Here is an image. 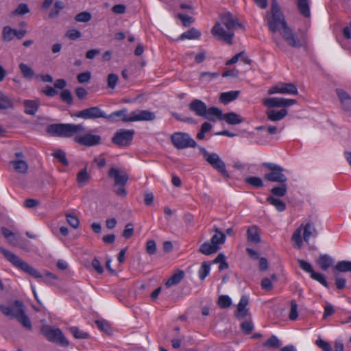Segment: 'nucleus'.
I'll list each match as a JSON object with an SVG mask.
<instances>
[{
  "mask_svg": "<svg viewBox=\"0 0 351 351\" xmlns=\"http://www.w3.org/2000/svg\"><path fill=\"white\" fill-rule=\"evenodd\" d=\"M267 22L269 29L273 33L279 32L282 39L289 47L298 49L307 44L306 31H302L300 36L295 34L288 25L285 17L276 0H273L271 2V10L268 14Z\"/></svg>",
  "mask_w": 351,
  "mask_h": 351,
  "instance_id": "f257e3e1",
  "label": "nucleus"
},
{
  "mask_svg": "<svg viewBox=\"0 0 351 351\" xmlns=\"http://www.w3.org/2000/svg\"><path fill=\"white\" fill-rule=\"evenodd\" d=\"M220 21L221 23H217L213 26L211 33L219 40L231 45L234 35L232 30L236 27H241L242 25L230 12L221 15Z\"/></svg>",
  "mask_w": 351,
  "mask_h": 351,
  "instance_id": "f03ea898",
  "label": "nucleus"
},
{
  "mask_svg": "<svg viewBox=\"0 0 351 351\" xmlns=\"http://www.w3.org/2000/svg\"><path fill=\"white\" fill-rule=\"evenodd\" d=\"M0 311L6 316L12 318H16L22 326L29 330L32 328V323L25 314V307L23 302L16 300L12 306H7L3 304L0 305Z\"/></svg>",
  "mask_w": 351,
  "mask_h": 351,
  "instance_id": "7ed1b4c3",
  "label": "nucleus"
},
{
  "mask_svg": "<svg viewBox=\"0 0 351 351\" xmlns=\"http://www.w3.org/2000/svg\"><path fill=\"white\" fill-rule=\"evenodd\" d=\"M84 130L82 124L53 123L47 126V132L52 136L70 138Z\"/></svg>",
  "mask_w": 351,
  "mask_h": 351,
  "instance_id": "20e7f679",
  "label": "nucleus"
},
{
  "mask_svg": "<svg viewBox=\"0 0 351 351\" xmlns=\"http://www.w3.org/2000/svg\"><path fill=\"white\" fill-rule=\"evenodd\" d=\"M0 252L2 253L4 257L14 267L23 271L24 272L27 273L35 278H42V275L40 272H38L36 269H34L27 263L23 261L16 254L3 247H0Z\"/></svg>",
  "mask_w": 351,
  "mask_h": 351,
  "instance_id": "39448f33",
  "label": "nucleus"
},
{
  "mask_svg": "<svg viewBox=\"0 0 351 351\" xmlns=\"http://www.w3.org/2000/svg\"><path fill=\"white\" fill-rule=\"evenodd\" d=\"M203 155L204 159L215 170L220 173L224 178H229V174L226 168L225 162L216 153H209L204 147H199Z\"/></svg>",
  "mask_w": 351,
  "mask_h": 351,
  "instance_id": "423d86ee",
  "label": "nucleus"
},
{
  "mask_svg": "<svg viewBox=\"0 0 351 351\" xmlns=\"http://www.w3.org/2000/svg\"><path fill=\"white\" fill-rule=\"evenodd\" d=\"M263 166L270 171L265 174V180L271 182H287V178L283 173L285 169L282 167L272 162H264Z\"/></svg>",
  "mask_w": 351,
  "mask_h": 351,
  "instance_id": "0eeeda50",
  "label": "nucleus"
},
{
  "mask_svg": "<svg viewBox=\"0 0 351 351\" xmlns=\"http://www.w3.org/2000/svg\"><path fill=\"white\" fill-rule=\"evenodd\" d=\"M40 332L51 342L57 343L63 346H68L69 344L59 328H53L49 325H44L40 329Z\"/></svg>",
  "mask_w": 351,
  "mask_h": 351,
  "instance_id": "6e6552de",
  "label": "nucleus"
},
{
  "mask_svg": "<svg viewBox=\"0 0 351 351\" xmlns=\"http://www.w3.org/2000/svg\"><path fill=\"white\" fill-rule=\"evenodd\" d=\"M171 140L175 147L179 149L187 147H195L196 142L189 134L184 132H176L171 136Z\"/></svg>",
  "mask_w": 351,
  "mask_h": 351,
  "instance_id": "1a4fd4ad",
  "label": "nucleus"
},
{
  "mask_svg": "<svg viewBox=\"0 0 351 351\" xmlns=\"http://www.w3.org/2000/svg\"><path fill=\"white\" fill-rule=\"evenodd\" d=\"M134 134V130L121 129L114 134L112 141L120 147L128 146L132 143Z\"/></svg>",
  "mask_w": 351,
  "mask_h": 351,
  "instance_id": "9d476101",
  "label": "nucleus"
},
{
  "mask_svg": "<svg viewBox=\"0 0 351 351\" xmlns=\"http://www.w3.org/2000/svg\"><path fill=\"white\" fill-rule=\"evenodd\" d=\"M75 117L84 119H106V113L99 107L93 106L77 112Z\"/></svg>",
  "mask_w": 351,
  "mask_h": 351,
  "instance_id": "9b49d317",
  "label": "nucleus"
},
{
  "mask_svg": "<svg viewBox=\"0 0 351 351\" xmlns=\"http://www.w3.org/2000/svg\"><path fill=\"white\" fill-rule=\"evenodd\" d=\"M101 138L99 135L93 134L90 132L83 135H76L74 141L80 145L93 147L101 143Z\"/></svg>",
  "mask_w": 351,
  "mask_h": 351,
  "instance_id": "f8f14e48",
  "label": "nucleus"
},
{
  "mask_svg": "<svg viewBox=\"0 0 351 351\" xmlns=\"http://www.w3.org/2000/svg\"><path fill=\"white\" fill-rule=\"evenodd\" d=\"M297 101L293 99H286L283 97H269L264 99L263 104L269 108H285L296 104Z\"/></svg>",
  "mask_w": 351,
  "mask_h": 351,
  "instance_id": "ddd939ff",
  "label": "nucleus"
},
{
  "mask_svg": "<svg viewBox=\"0 0 351 351\" xmlns=\"http://www.w3.org/2000/svg\"><path fill=\"white\" fill-rule=\"evenodd\" d=\"M156 119L155 112L149 110H136L131 112V122L151 121Z\"/></svg>",
  "mask_w": 351,
  "mask_h": 351,
  "instance_id": "4468645a",
  "label": "nucleus"
},
{
  "mask_svg": "<svg viewBox=\"0 0 351 351\" xmlns=\"http://www.w3.org/2000/svg\"><path fill=\"white\" fill-rule=\"evenodd\" d=\"M108 176L114 180V186H125L129 178L127 173L114 167L110 169L108 171Z\"/></svg>",
  "mask_w": 351,
  "mask_h": 351,
  "instance_id": "2eb2a0df",
  "label": "nucleus"
},
{
  "mask_svg": "<svg viewBox=\"0 0 351 351\" xmlns=\"http://www.w3.org/2000/svg\"><path fill=\"white\" fill-rule=\"evenodd\" d=\"M335 92L341 102L342 109L351 117V96L341 88H337Z\"/></svg>",
  "mask_w": 351,
  "mask_h": 351,
  "instance_id": "dca6fc26",
  "label": "nucleus"
},
{
  "mask_svg": "<svg viewBox=\"0 0 351 351\" xmlns=\"http://www.w3.org/2000/svg\"><path fill=\"white\" fill-rule=\"evenodd\" d=\"M249 304V299L246 295H243L237 305V311L234 316L238 319H244L249 314L247 305Z\"/></svg>",
  "mask_w": 351,
  "mask_h": 351,
  "instance_id": "f3484780",
  "label": "nucleus"
},
{
  "mask_svg": "<svg viewBox=\"0 0 351 351\" xmlns=\"http://www.w3.org/2000/svg\"><path fill=\"white\" fill-rule=\"evenodd\" d=\"M128 110L126 108L121 109L120 110L114 111L109 115L106 114V119L112 121L116 122L119 120H121L123 122H131V113L130 115H128Z\"/></svg>",
  "mask_w": 351,
  "mask_h": 351,
  "instance_id": "a211bd4d",
  "label": "nucleus"
},
{
  "mask_svg": "<svg viewBox=\"0 0 351 351\" xmlns=\"http://www.w3.org/2000/svg\"><path fill=\"white\" fill-rule=\"evenodd\" d=\"M189 108L196 115L203 117L206 113L207 106L202 100L195 99L189 104Z\"/></svg>",
  "mask_w": 351,
  "mask_h": 351,
  "instance_id": "6ab92c4d",
  "label": "nucleus"
},
{
  "mask_svg": "<svg viewBox=\"0 0 351 351\" xmlns=\"http://www.w3.org/2000/svg\"><path fill=\"white\" fill-rule=\"evenodd\" d=\"M222 114L223 112L221 110L213 106L208 108H206V113L203 117L210 121L215 122L217 120H221Z\"/></svg>",
  "mask_w": 351,
  "mask_h": 351,
  "instance_id": "aec40b11",
  "label": "nucleus"
},
{
  "mask_svg": "<svg viewBox=\"0 0 351 351\" xmlns=\"http://www.w3.org/2000/svg\"><path fill=\"white\" fill-rule=\"evenodd\" d=\"M288 114V110L282 108L280 110H269L266 112L267 119L271 121H278L283 119Z\"/></svg>",
  "mask_w": 351,
  "mask_h": 351,
  "instance_id": "412c9836",
  "label": "nucleus"
},
{
  "mask_svg": "<svg viewBox=\"0 0 351 351\" xmlns=\"http://www.w3.org/2000/svg\"><path fill=\"white\" fill-rule=\"evenodd\" d=\"M316 263L322 270L326 271L328 268L332 266L335 261L330 256L325 254H321L319 258L316 261Z\"/></svg>",
  "mask_w": 351,
  "mask_h": 351,
  "instance_id": "4be33fe9",
  "label": "nucleus"
},
{
  "mask_svg": "<svg viewBox=\"0 0 351 351\" xmlns=\"http://www.w3.org/2000/svg\"><path fill=\"white\" fill-rule=\"evenodd\" d=\"M221 120L225 121L230 125H237L243 121V118L240 115L233 112L223 114Z\"/></svg>",
  "mask_w": 351,
  "mask_h": 351,
  "instance_id": "5701e85b",
  "label": "nucleus"
},
{
  "mask_svg": "<svg viewBox=\"0 0 351 351\" xmlns=\"http://www.w3.org/2000/svg\"><path fill=\"white\" fill-rule=\"evenodd\" d=\"M25 106L24 112L27 114L34 115L40 106L38 100H25L23 101Z\"/></svg>",
  "mask_w": 351,
  "mask_h": 351,
  "instance_id": "b1692460",
  "label": "nucleus"
},
{
  "mask_svg": "<svg viewBox=\"0 0 351 351\" xmlns=\"http://www.w3.org/2000/svg\"><path fill=\"white\" fill-rule=\"evenodd\" d=\"M302 228L304 229L303 238L306 243H308L310 237L311 236L314 237H317V230L312 223L308 222L306 223L304 226H302Z\"/></svg>",
  "mask_w": 351,
  "mask_h": 351,
  "instance_id": "393cba45",
  "label": "nucleus"
},
{
  "mask_svg": "<svg viewBox=\"0 0 351 351\" xmlns=\"http://www.w3.org/2000/svg\"><path fill=\"white\" fill-rule=\"evenodd\" d=\"M219 249V247L214 245L211 241H206L201 245L199 252L205 255H210L216 253Z\"/></svg>",
  "mask_w": 351,
  "mask_h": 351,
  "instance_id": "a878e982",
  "label": "nucleus"
},
{
  "mask_svg": "<svg viewBox=\"0 0 351 351\" xmlns=\"http://www.w3.org/2000/svg\"><path fill=\"white\" fill-rule=\"evenodd\" d=\"M247 239L249 242L254 244H257L261 242L260 234L256 226H252L248 228L247 230Z\"/></svg>",
  "mask_w": 351,
  "mask_h": 351,
  "instance_id": "bb28decb",
  "label": "nucleus"
},
{
  "mask_svg": "<svg viewBox=\"0 0 351 351\" xmlns=\"http://www.w3.org/2000/svg\"><path fill=\"white\" fill-rule=\"evenodd\" d=\"M239 90H230L228 92L222 93L220 95V101L224 104H227L230 101L235 100L239 95Z\"/></svg>",
  "mask_w": 351,
  "mask_h": 351,
  "instance_id": "cd10ccee",
  "label": "nucleus"
},
{
  "mask_svg": "<svg viewBox=\"0 0 351 351\" xmlns=\"http://www.w3.org/2000/svg\"><path fill=\"white\" fill-rule=\"evenodd\" d=\"M214 231L215 232V234L212 237L210 241L215 245L219 246L226 241V234L223 233L221 231L219 230V229L215 226Z\"/></svg>",
  "mask_w": 351,
  "mask_h": 351,
  "instance_id": "c85d7f7f",
  "label": "nucleus"
},
{
  "mask_svg": "<svg viewBox=\"0 0 351 351\" xmlns=\"http://www.w3.org/2000/svg\"><path fill=\"white\" fill-rule=\"evenodd\" d=\"M280 94L293 95L298 94V90L295 84L292 83H280Z\"/></svg>",
  "mask_w": 351,
  "mask_h": 351,
  "instance_id": "c756f323",
  "label": "nucleus"
},
{
  "mask_svg": "<svg viewBox=\"0 0 351 351\" xmlns=\"http://www.w3.org/2000/svg\"><path fill=\"white\" fill-rule=\"evenodd\" d=\"M351 271V261H339L332 268L333 273L348 272Z\"/></svg>",
  "mask_w": 351,
  "mask_h": 351,
  "instance_id": "7c9ffc66",
  "label": "nucleus"
},
{
  "mask_svg": "<svg viewBox=\"0 0 351 351\" xmlns=\"http://www.w3.org/2000/svg\"><path fill=\"white\" fill-rule=\"evenodd\" d=\"M10 164L13 166L14 170L19 173L25 174L28 171V165L25 160H12Z\"/></svg>",
  "mask_w": 351,
  "mask_h": 351,
  "instance_id": "2f4dec72",
  "label": "nucleus"
},
{
  "mask_svg": "<svg viewBox=\"0 0 351 351\" xmlns=\"http://www.w3.org/2000/svg\"><path fill=\"white\" fill-rule=\"evenodd\" d=\"M184 277V272L182 270H179L174 274L168 280L165 282L167 287H170L173 285L179 284Z\"/></svg>",
  "mask_w": 351,
  "mask_h": 351,
  "instance_id": "473e14b6",
  "label": "nucleus"
},
{
  "mask_svg": "<svg viewBox=\"0 0 351 351\" xmlns=\"http://www.w3.org/2000/svg\"><path fill=\"white\" fill-rule=\"evenodd\" d=\"M297 5L300 13L304 17H310L311 12L308 0H297Z\"/></svg>",
  "mask_w": 351,
  "mask_h": 351,
  "instance_id": "72a5a7b5",
  "label": "nucleus"
},
{
  "mask_svg": "<svg viewBox=\"0 0 351 351\" xmlns=\"http://www.w3.org/2000/svg\"><path fill=\"white\" fill-rule=\"evenodd\" d=\"M266 199L267 202H268L270 204L275 206V208L279 212H282L286 209L285 203L278 198L274 197L273 196H269Z\"/></svg>",
  "mask_w": 351,
  "mask_h": 351,
  "instance_id": "f704fd0d",
  "label": "nucleus"
},
{
  "mask_svg": "<svg viewBox=\"0 0 351 351\" xmlns=\"http://www.w3.org/2000/svg\"><path fill=\"white\" fill-rule=\"evenodd\" d=\"M288 189L287 182H280V185L271 189L272 195L278 197H283L287 194Z\"/></svg>",
  "mask_w": 351,
  "mask_h": 351,
  "instance_id": "c9c22d12",
  "label": "nucleus"
},
{
  "mask_svg": "<svg viewBox=\"0 0 351 351\" xmlns=\"http://www.w3.org/2000/svg\"><path fill=\"white\" fill-rule=\"evenodd\" d=\"M201 33L194 27L191 28L188 31L180 35V39H198L200 38Z\"/></svg>",
  "mask_w": 351,
  "mask_h": 351,
  "instance_id": "e433bc0d",
  "label": "nucleus"
},
{
  "mask_svg": "<svg viewBox=\"0 0 351 351\" xmlns=\"http://www.w3.org/2000/svg\"><path fill=\"white\" fill-rule=\"evenodd\" d=\"M302 229V225L293 232L291 237V241L293 243V247L297 249H300L302 245V238L301 235Z\"/></svg>",
  "mask_w": 351,
  "mask_h": 351,
  "instance_id": "4c0bfd02",
  "label": "nucleus"
},
{
  "mask_svg": "<svg viewBox=\"0 0 351 351\" xmlns=\"http://www.w3.org/2000/svg\"><path fill=\"white\" fill-rule=\"evenodd\" d=\"M15 37L14 29L10 26H5L2 30V39L4 42H10Z\"/></svg>",
  "mask_w": 351,
  "mask_h": 351,
  "instance_id": "58836bf2",
  "label": "nucleus"
},
{
  "mask_svg": "<svg viewBox=\"0 0 351 351\" xmlns=\"http://www.w3.org/2000/svg\"><path fill=\"white\" fill-rule=\"evenodd\" d=\"M19 69L24 78L31 80L34 76V71L33 69L25 63H21L19 64Z\"/></svg>",
  "mask_w": 351,
  "mask_h": 351,
  "instance_id": "ea45409f",
  "label": "nucleus"
},
{
  "mask_svg": "<svg viewBox=\"0 0 351 351\" xmlns=\"http://www.w3.org/2000/svg\"><path fill=\"white\" fill-rule=\"evenodd\" d=\"M90 175L88 173L86 168H84L77 174V182L80 186L86 184L90 180Z\"/></svg>",
  "mask_w": 351,
  "mask_h": 351,
  "instance_id": "a19ab883",
  "label": "nucleus"
},
{
  "mask_svg": "<svg viewBox=\"0 0 351 351\" xmlns=\"http://www.w3.org/2000/svg\"><path fill=\"white\" fill-rule=\"evenodd\" d=\"M69 331L76 339H88L90 335L88 332L80 330L78 327L73 326L69 328Z\"/></svg>",
  "mask_w": 351,
  "mask_h": 351,
  "instance_id": "79ce46f5",
  "label": "nucleus"
},
{
  "mask_svg": "<svg viewBox=\"0 0 351 351\" xmlns=\"http://www.w3.org/2000/svg\"><path fill=\"white\" fill-rule=\"evenodd\" d=\"M13 107V101L8 96L0 95V110L12 108Z\"/></svg>",
  "mask_w": 351,
  "mask_h": 351,
  "instance_id": "37998d69",
  "label": "nucleus"
},
{
  "mask_svg": "<svg viewBox=\"0 0 351 351\" xmlns=\"http://www.w3.org/2000/svg\"><path fill=\"white\" fill-rule=\"evenodd\" d=\"M210 271V265L207 261H204L198 271L199 278L200 280H204L209 274Z\"/></svg>",
  "mask_w": 351,
  "mask_h": 351,
  "instance_id": "c03bdc74",
  "label": "nucleus"
},
{
  "mask_svg": "<svg viewBox=\"0 0 351 351\" xmlns=\"http://www.w3.org/2000/svg\"><path fill=\"white\" fill-rule=\"evenodd\" d=\"M280 340L276 335H271L264 343L263 346L267 348H278L280 346Z\"/></svg>",
  "mask_w": 351,
  "mask_h": 351,
  "instance_id": "a18cd8bd",
  "label": "nucleus"
},
{
  "mask_svg": "<svg viewBox=\"0 0 351 351\" xmlns=\"http://www.w3.org/2000/svg\"><path fill=\"white\" fill-rule=\"evenodd\" d=\"M52 156L64 166L66 167L69 165V162L66 158V154L63 150L58 149L52 154Z\"/></svg>",
  "mask_w": 351,
  "mask_h": 351,
  "instance_id": "49530a36",
  "label": "nucleus"
},
{
  "mask_svg": "<svg viewBox=\"0 0 351 351\" xmlns=\"http://www.w3.org/2000/svg\"><path fill=\"white\" fill-rule=\"evenodd\" d=\"M217 304L221 308H227L232 305V300L228 295H221L218 298Z\"/></svg>",
  "mask_w": 351,
  "mask_h": 351,
  "instance_id": "de8ad7c7",
  "label": "nucleus"
},
{
  "mask_svg": "<svg viewBox=\"0 0 351 351\" xmlns=\"http://www.w3.org/2000/svg\"><path fill=\"white\" fill-rule=\"evenodd\" d=\"M245 182L256 188L263 187L264 185L262 179L256 176L247 177L245 179Z\"/></svg>",
  "mask_w": 351,
  "mask_h": 351,
  "instance_id": "09e8293b",
  "label": "nucleus"
},
{
  "mask_svg": "<svg viewBox=\"0 0 351 351\" xmlns=\"http://www.w3.org/2000/svg\"><path fill=\"white\" fill-rule=\"evenodd\" d=\"M92 19V15L90 12L84 11L79 14H77L75 16V20L77 22L80 23H87L90 21Z\"/></svg>",
  "mask_w": 351,
  "mask_h": 351,
  "instance_id": "8fccbe9b",
  "label": "nucleus"
},
{
  "mask_svg": "<svg viewBox=\"0 0 351 351\" xmlns=\"http://www.w3.org/2000/svg\"><path fill=\"white\" fill-rule=\"evenodd\" d=\"M212 129V125L208 122H204L200 128L199 132L197 134V138L202 140L204 138L205 133L210 131Z\"/></svg>",
  "mask_w": 351,
  "mask_h": 351,
  "instance_id": "3c124183",
  "label": "nucleus"
},
{
  "mask_svg": "<svg viewBox=\"0 0 351 351\" xmlns=\"http://www.w3.org/2000/svg\"><path fill=\"white\" fill-rule=\"evenodd\" d=\"M300 267L310 275L314 271V269L310 263L306 261L298 258L297 260Z\"/></svg>",
  "mask_w": 351,
  "mask_h": 351,
  "instance_id": "603ef678",
  "label": "nucleus"
},
{
  "mask_svg": "<svg viewBox=\"0 0 351 351\" xmlns=\"http://www.w3.org/2000/svg\"><path fill=\"white\" fill-rule=\"evenodd\" d=\"M311 278L317 282L325 287H328V284L326 280L325 276L321 273L315 272V271L311 274Z\"/></svg>",
  "mask_w": 351,
  "mask_h": 351,
  "instance_id": "864d4df0",
  "label": "nucleus"
},
{
  "mask_svg": "<svg viewBox=\"0 0 351 351\" xmlns=\"http://www.w3.org/2000/svg\"><path fill=\"white\" fill-rule=\"evenodd\" d=\"M60 98L62 101L66 103L68 105L73 104V98L69 90L64 89L60 93Z\"/></svg>",
  "mask_w": 351,
  "mask_h": 351,
  "instance_id": "5fc2aeb1",
  "label": "nucleus"
},
{
  "mask_svg": "<svg viewBox=\"0 0 351 351\" xmlns=\"http://www.w3.org/2000/svg\"><path fill=\"white\" fill-rule=\"evenodd\" d=\"M66 218L68 223L73 227V228L76 229L79 227L80 225V221L77 216L72 214H66Z\"/></svg>",
  "mask_w": 351,
  "mask_h": 351,
  "instance_id": "6e6d98bb",
  "label": "nucleus"
},
{
  "mask_svg": "<svg viewBox=\"0 0 351 351\" xmlns=\"http://www.w3.org/2000/svg\"><path fill=\"white\" fill-rule=\"evenodd\" d=\"M298 317V304L295 300L291 301V310L289 315V318L291 320H295Z\"/></svg>",
  "mask_w": 351,
  "mask_h": 351,
  "instance_id": "4d7b16f0",
  "label": "nucleus"
},
{
  "mask_svg": "<svg viewBox=\"0 0 351 351\" xmlns=\"http://www.w3.org/2000/svg\"><path fill=\"white\" fill-rule=\"evenodd\" d=\"M3 235L8 239L9 242L13 243L16 241L15 234L5 227L1 228Z\"/></svg>",
  "mask_w": 351,
  "mask_h": 351,
  "instance_id": "13d9d810",
  "label": "nucleus"
},
{
  "mask_svg": "<svg viewBox=\"0 0 351 351\" xmlns=\"http://www.w3.org/2000/svg\"><path fill=\"white\" fill-rule=\"evenodd\" d=\"M178 18L182 21L184 27H188L194 22V19L186 14L179 13L178 14Z\"/></svg>",
  "mask_w": 351,
  "mask_h": 351,
  "instance_id": "bf43d9fd",
  "label": "nucleus"
},
{
  "mask_svg": "<svg viewBox=\"0 0 351 351\" xmlns=\"http://www.w3.org/2000/svg\"><path fill=\"white\" fill-rule=\"evenodd\" d=\"M90 77L91 73L90 71H85L77 75V80L78 82L81 84L88 82L90 80Z\"/></svg>",
  "mask_w": 351,
  "mask_h": 351,
  "instance_id": "052dcab7",
  "label": "nucleus"
},
{
  "mask_svg": "<svg viewBox=\"0 0 351 351\" xmlns=\"http://www.w3.org/2000/svg\"><path fill=\"white\" fill-rule=\"evenodd\" d=\"M29 12V9L26 3H20L14 10V14L17 15H24Z\"/></svg>",
  "mask_w": 351,
  "mask_h": 351,
  "instance_id": "680f3d73",
  "label": "nucleus"
},
{
  "mask_svg": "<svg viewBox=\"0 0 351 351\" xmlns=\"http://www.w3.org/2000/svg\"><path fill=\"white\" fill-rule=\"evenodd\" d=\"M335 279V285L338 289H343L346 283V280L344 278L339 276L338 273H333Z\"/></svg>",
  "mask_w": 351,
  "mask_h": 351,
  "instance_id": "e2e57ef3",
  "label": "nucleus"
},
{
  "mask_svg": "<svg viewBox=\"0 0 351 351\" xmlns=\"http://www.w3.org/2000/svg\"><path fill=\"white\" fill-rule=\"evenodd\" d=\"M241 327L242 331L247 335L250 334L254 329V325L251 321L243 322L241 324Z\"/></svg>",
  "mask_w": 351,
  "mask_h": 351,
  "instance_id": "0e129e2a",
  "label": "nucleus"
},
{
  "mask_svg": "<svg viewBox=\"0 0 351 351\" xmlns=\"http://www.w3.org/2000/svg\"><path fill=\"white\" fill-rule=\"evenodd\" d=\"M316 345L322 349L324 351H332V347L330 343L322 339H318L316 341Z\"/></svg>",
  "mask_w": 351,
  "mask_h": 351,
  "instance_id": "69168bd1",
  "label": "nucleus"
},
{
  "mask_svg": "<svg viewBox=\"0 0 351 351\" xmlns=\"http://www.w3.org/2000/svg\"><path fill=\"white\" fill-rule=\"evenodd\" d=\"M119 77L117 74L110 73L108 76V86L110 88H114L118 82Z\"/></svg>",
  "mask_w": 351,
  "mask_h": 351,
  "instance_id": "338daca9",
  "label": "nucleus"
},
{
  "mask_svg": "<svg viewBox=\"0 0 351 351\" xmlns=\"http://www.w3.org/2000/svg\"><path fill=\"white\" fill-rule=\"evenodd\" d=\"M134 234V228L133 225L130 223H128L125 225V229L123 232V237L125 239L130 238Z\"/></svg>",
  "mask_w": 351,
  "mask_h": 351,
  "instance_id": "774afa93",
  "label": "nucleus"
}]
</instances>
